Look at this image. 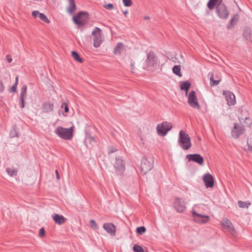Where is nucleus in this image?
I'll use <instances>...</instances> for the list:
<instances>
[{
	"label": "nucleus",
	"mask_w": 252,
	"mask_h": 252,
	"mask_svg": "<svg viewBox=\"0 0 252 252\" xmlns=\"http://www.w3.org/2000/svg\"><path fill=\"white\" fill-rule=\"evenodd\" d=\"M237 117L239 120V124H237V137L242 134L245 130V127H250L252 124V120L248 116V111L243 108L238 110Z\"/></svg>",
	"instance_id": "f257e3e1"
},
{
	"label": "nucleus",
	"mask_w": 252,
	"mask_h": 252,
	"mask_svg": "<svg viewBox=\"0 0 252 252\" xmlns=\"http://www.w3.org/2000/svg\"><path fill=\"white\" fill-rule=\"evenodd\" d=\"M161 67L159 59L154 51L147 53V58L143 63L144 69L153 72Z\"/></svg>",
	"instance_id": "f03ea898"
},
{
	"label": "nucleus",
	"mask_w": 252,
	"mask_h": 252,
	"mask_svg": "<svg viewBox=\"0 0 252 252\" xmlns=\"http://www.w3.org/2000/svg\"><path fill=\"white\" fill-rule=\"evenodd\" d=\"M191 212L193 220L196 223L204 224L209 222L210 217L200 212L199 205H195Z\"/></svg>",
	"instance_id": "7ed1b4c3"
},
{
	"label": "nucleus",
	"mask_w": 252,
	"mask_h": 252,
	"mask_svg": "<svg viewBox=\"0 0 252 252\" xmlns=\"http://www.w3.org/2000/svg\"><path fill=\"white\" fill-rule=\"evenodd\" d=\"M74 126L66 128L62 126H58L55 129V133L60 138L66 140H71L74 133Z\"/></svg>",
	"instance_id": "20e7f679"
},
{
	"label": "nucleus",
	"mask_w": 252,
	"mask_h": 252,
	"mask_svg": "<svg viewBox=\"0 0 252 252\" xmlns=\"http://www.w3.org/2000/svg\"><path fill=\"white\" fill-rule=\"evenodd\" d=\"M91 38L93 41V45L95 48L99 47L104 40V36L100 29L95 27L91 32Z\"/></svg>",
	"instance_id": "39448f33"
},
{
	"label": "nucleus",
	"mask_w": 252,
	"mask_h": 252,
	"mask_svg": "<svg viewBox=\"0 0 252 252\" xmlns=\"http://www.w3.org/2000/svg\"><path fill=\"white\" fill-rule=\"evenodd\" d=\"M179 143L185 150H188L191 146L190 137L182 130H180L179 132Z\"/></svg>",
	"instance_id": "423d86ee"
},
{
	"label": "nucleus",
	"mask_w": 252,
	"mask_h": 252,
	"mask_svg": "<svg viewBox=\"0 0 252 252\" xmlns=\"http://www.w3.org/2000/svg\"><path fill=\"white\" fill-rule=\"evenodd\" d=\"M188 102L189 105L192 108L200 110L201 106L197 98L196 94L195 91H190L187 95Z\"/></svg>",
	"instance_id": "0eeeda50"
},
{
	"label": "nucleus",
	"mask_w": 252,
	"mask_h": 252,
	"mask_svg": "<svg viewBox=\"0 0 252 252\" xmlns=\"http://www.w3.org/2000/svg\"><path fill=\"white\" fill-rule=\"evenodd\" d=\"M172 127L173 125L171 123L167 122H164L157 126L156 130L158 135L160 136H164Z\"/></svg>",
	"instance_id": "6e6552de"
},
{
	"label": "nucleus",
	"mask_w": 252,
	"mask_h": 252,
	"mask_svg": "<svg viewBox=\"0 0 252 252\" xmlns=\"http://www.w3.org/2000/svg\"><path fill=\"white\" fill-rule=\"evenodd\" d=\"M89 19V14L87 12L81 11L73 17V22L79 26L84 25Z\"/></svg>",
	"instance_id": "1a4fd4ad"
},
{
	"label": "nucleus",
	"mask_w": 252,
	"mask_h": 252,
	"mask_svg": "<svg viewBox=\"0 0 252 252\" xmlns=\"http://www.w3.org/2000/svg\"><path fill=\"white\" fill-rule=\"evenodd\" d=\"M153 165V160L152 158H143L141 165V170L143 174H146L152 169Z\"/></svg>",
	"instance_id": "9d476101"
},
{
	"label": "nucleus",
	"mask_w": 252,
	"mask_h": 252,
	"mask_svg": "<svg viewBox=\"0 0 252 252\" xmlns=\"http://www.w3.org/2000/svg\"><path fill=\"white\" fill-rule=\"evenodd\" d=\"M174 208L177 212L183 213L186 209L185 201L181 198H177L174 202Z\"/></svg>",
	"instance_id": "9b49d317"
},
{
	"label": "nucleus",
	"mask_w": 252,
	"mask_h": 252,
	"mask_svg": "<svg viewBox=\"0 0 252 252\" xmlns=\"http://www.w3.org/2000/svg\"><path fill=\"white\" fill-rule=\"evenodd\" d=\"M114 166L116 172L119 174H122L125 169V166L123 160L120 158H116Z\"/></svg>",
	"instance_id": "f8f14e48"
},
{
	"label": "nucleus",
	"mask_w": 252,
	"mask_h": 252,
	"mask_svg": "<svg viewBox=\"0 0 252 252\" xmlns=\"http://www.w3.org/2000/svg\"><path fill=\"white\" fill-rule=\"evenodd\" d=\"M207 188H212L214 186V179L209 173L205 174L202 178Z\"/></svg>",
	"instance_id": "ddd939ff"
},
{
	"label": "nucleus",
	"mask_w": 252,
	"mask_h": 252,
	"mask_svg": "<svg viewBox=\"0 0 252 252\" xmlns=\"http://www.w3.org/2000/svg\"><path fill=\"white\" fill-rule=\"evenodd\" d=\"M103 229L111 236L116 235V227L112 223H105L103 224Z\"/></svg>",
	"instance_id": "4468645a"
},
{
	"label": "nucleus",
	"mask_w": 252,
	"mask_h": 252,
	"mask_svg": "<svg viewBox=\"0 0 252 252\" xmlns=\"http://www.w3.org/2000/svg\"><path fill=\"white\" fill-rule=\"evenodd\" d=\"M221 226L226 229L232 234H233L235 232L234 228L232 225L231 222L226 218L222 219L221 221Z\"/></svg>",
	"instance_id": "2eb2a0df"
},
{
	"label": "nucleus",
	"mask_w": 252,
	"mask_h": 252,
	"mask_svg": "<svg viewBox=\"0 0 252 252\" xmlns=\"http://www.w3.org/2000/svg\"><path fill=\"white\" fill-rule=\"evenodd\" d=\"M223 95H225L226 100L229 105H233L235 104V95L229 91L223 92Z\"/></svg>",
	"instance_id": "dca6fc26"
},
{
	"label": "nucleus",
	"mask_w": 252,
	"mask_h": 252,
	"mask_svg": "<svg viewBox=\"0 0 252 252\" xmlns=\"http://www.w3.org/2000/svg\"><path fill=\"white\" fill-rule=\"evenodd\" d=\"M189 161H193L200 165L204 163L203 158L199 154L189 155L187 156Z\"/></svg>",
	"instance_id": "f3484780"
},
{
	"label": "nucleus",
	"mask_w": 252,
	"mask_h": 252,
	"mask_svg": "<svg viewBox=\"0 0 252 252\" xmlns=\"http://www.w3.org/2000/svg\"><path fill=\"white\" fill-rule=\"evenodd\" d=\"M217 12L219 16L221 18H226L228 16V11L223 4H220L217 6Z\"/></svg>",
	"instance_id": "a211bd4d"
},
{
	"label": "nucleus",
	"mask_w": 252,
	"mask_h": 252,
	"mask_svg": "<svg viewBox=\"0 0 252 252\" xmlns=\"http://www.w3.org/2000/svg\"><path fill=\"white\" fill-rule=\"evenodd\" d=\"M32 15L34 18H39L40 20L46 23L49 24L50 21L47 16L43 13H40L38 10H34L32 13Z\"/></svg>",
	"instance_id": "6ab92c4d"
},
{
	"label": "nucleus",
	"mask_w": 252,
	"mask_h": 252,
	"mask_svg": "<svg viewBox=\"0 0 252 252\" xmlns=\"http://www.w3.org/2000/svg\"><path fill=\"white\" fill-rule=\"evenodd\" d=\"M243 36L247 42L252 43V30L250 28L244 29Z\"/></svg>",
	"instance_id": "aec40b11"
},
{
	"label": "nucleus",
	"mask_w": 252,
	"mask_h": 252,
	"mask_svg": "<svg viewBox=\"0 0 252 252\" xmlns=\"http://www.w3.org/2000/svg\"><path fill=\"white\" fill-rule=\"evenodd\" d=\"M52 218L56 223L58 225L63 224L66 221V219L63 216L57 214L53 215Z\"/></svg>",
	"instance_id": "412c9836"
},
{
	"label": "nucleus",
	"mask_w": 252,
	"mask_h": 252,
	"mask_svg": "<svg viewBox=\"0 0 252 252\" xmlns=\"http://www.w3.org/2000/svg\"><path fill=\"white\" fill-rule=\"evenodd\" d=\"M125 50V46L121 42L118 43L114 47L113 53L114 55H120Z\"/></svg>",
	"instance_id": "4be33fe9"
},
{
	"label": "nucleus",
	"mask_w": 252,
	"mask_h": 252,
	"mask_svg": "<svg viewBox=\"0 0 252 252\" xmlns=\"http://www.w3.org/2000/svg\"><path fill=\"white\" fill-rule=\"evenodd\" d=\"M68 6L67 11L69 14H72L76 10V6L74 0H68Z\"/></svg>",
	"instance_id": "5701e85b"
},
{
	"label": "nucleus",
	"mask_w": 252,
	"mask_h": 252,
	"mask_svg": "<svg viewBox=\"0 0 252 252\" xmlns=\"http://www.w3.org/2000/svg\"><path fill=\"white\" fill-rule=\"evenodd\" d=\"M222 0H210L207 3V6L210 10L213 9L215 6H219L221 3Z\"/></svg>",
	"instance_id": "b1692460"
},
{
	"label": "nucleus",
	"mask_w": 252,
	"mask_h": 252,
	"mask_svg": "<svg viewBox=\"0 0 252 252\" xmlns=\"http://www.w3.org/2000/svg\"><path fill=\"white\" fill-rule=\"evenodd\" d=\"M190 87V84L189 82H182L180 84V88L182 90H184L186 91V94L187 95L188 94V91Z\"/></svg>",
	"instance_id": "393cba45"
},
{
	"label": "nucleus",
	"mask_w": 252,
	"mask_h": 252,
	"mask_svg": "<svg viewBox=\"0 0 252 252\" xmlns=\"http://www.w3.org/2000/svg\"><path fill=\"white\" fill-rule=\"evenodd\" d=\"M42 108L44 112H49L53 110L54 105L51 103H45L43 104Z\"/></svg>",
	"instance_id": "a878e982"
},
{
	"label": "nucleus",
	"mask_w": 252,
	"mask_h": 252,
	"mask_svg": "<svg viewBox=\"0 0 252 252\" xmlns=\"http://www.w3.org/2000/svg\"><path fill=\"white\" fill-rule=\"evenodd\" d=\"M237 203L239 207L246 209H248L251 204V202L249 201H238Z\"/></svg>",
	"instance_id": "bb28decb"
},
{
	"label": "nucleus",
	"mask_w": 252,
	"mask_h": 252,
	"mask_svg": "<svg viewBox=\"0 0 252 252\" xmlns=\"http://www.w3.org/2000/svg\"><path fill=\"white\" fill-rule=\"evenodd\" d=\"M71 56L76 62L80 63L83 62L82 59L80 57L79 55L76 52L72 51L71 52Z\"/></svg>",
	"instance_id": "cd10ccee"
},
{
	"label": "nucleus",
	"mask_w": 252,
	"mask_h": 252,
	"mask_svg": "<svg viewBox=\"0 0 252 252\" xmlns=\"http://www.w3.org/2000/svg\"><path fill=\"white\" fill-rule=\"evenodd\" d=\"M6 172L10 176H15L17 175L18 170L13 167H9L6 169Z\"/></svg>",
	"instance_id": "c85d7f7f"
},
{
	"label": "nucleus",
	"mask_w": 252,
	"mask_h": 252,
	"mask_svg": "<svg viewBox=\"0 0 252 252\" xmlns=\"http://www.w3.org/2000/svg\"><path fill=\"white\" fill-rule=\"evenodd\" d=\"M173 72L179 76H181V66L180 65H175L173 67Z\"/></svg>",
	"instance_id": "c756f323"
},
{
	"label": "nucleus",
	"mask_w": 252,
	"mask_h": 252,
	"mask_svg": "<svg viewBox=\"0 0 252 252\" xmlns=\"http://www.w3.org/2000/svg\"><path fill=\"white\" fill-rule=\"evenodd\" d=\"M210 81H211V86H213V85H218L219 82H220V78H217L216 80H215L214 79V75H212L211 77V78H210Z\"/></svg>",
	"instance_id": "7c9ffc66"
},
{
	"label": "nucleus",
	"mask_w": 252,
	"mask_h": 252,
	"mask_svg": "<svg viewBox=\"0 0 252 252\" xmlns=\"http://www.w3.org/2000/svg\"><path fill=\"white\" fill-rule=\"evenodd\" d=\"M132 250L134 252H144V251L142 247L138 245H134L132 247Z\"/></svg>",
	"instance_id": "2f4dec72"
},
{
	"label": "nucleus",
	"mask_w": 252,
	"mask_h": 252,
	"mask_svg": "<svg viewBox=\"0 0 252 252\" xmlns=\"http://www.w3.org/2000/svg\"><path fill=\"white\" fill-rule=\"evenodd\" d=\"M247 145L248 147V149L250 151H252V133L250 134L248 137L247 140Z\"/></svg>",
	"instance_id": "473e14b6"
},
{
	"label": "nucleus",
	"mask_w": 252,
	"mask_h": 252,
	"mask_svg": "<svg viewBox=\"0 0 252 252\" xmlns=\"http://www.w3.org/2000/svg\"><path fill=\"white\" fill-rule=\"evenodd\" d=\"M95 141V140L94 138L93 137L90 136H87L85 140V142L86 144V145L87 144H91L92 143L94 142Z\"/></svg>",
	"instance_id": "72a5a7b5"
},
{
	"label": "nucleus",
	"mask_w": 252,
	"mask_h": 252,
	"mask_svg": "<svg viewBox=\"0 0 252 252\" xmlns=\"http://www.w3.org/2000/svg\"><path fill=\"white\" fill-rule=\"evenodd\" d=\"M146 231V229L144 226L138 227L136 228V232L139 234H142Z\"/></svg>",
	"instance_id": "f704fd0d"
},
{
	"label": "nucleus",
	"mask_w": 252,
	"mask_h": 252,
	"mask_svg": "<svg viewBox=\"0 0 252 252\" xmlns=\"http://www.w3.org/2000/svg\"><path fill=\"white\" fill-rule=\"evenodd\" d=\"M90 227L94 229V230H97L98 229V226L95 221L93 220H91L90 221Z\"/></svg>",
	"instance_id": "c9c22d12"
},
{
	"label": "nucleus",
	"mask_w": 252,
	"mask_h": 252,
	"mask_svg": "<svg viewBox=\"0 0 252 252\" xmlns=\"http://www.w3.org/2000/svg\"><path fill=\"white\" fill-rule=\"evenodd\" d=\"M26 90L27 87L26 86H23L22 89L21 94V100H23V98L26 95Z\"/></svg>",
	"instance_id": "e433bc0d"
},
{
	"label": "nucleus",
	"mask_w": 252,
	"mask_h": 252,
	"mask_svg": "<svg viewBox=\"0 0 252 252\" xmlns=\"http://www.w3.org/2000/svg\"><path fill=\"white\" fill-rule=\"evenodd\" d=\"M122 1L124 6L126 7H130L132 5L131 0H122Z\"/></svg>",
	"instance_id": "4c0bfd02"
},
{
	"label": "nucleus",
	"mask_w": 252,
	"mask_h": 252,
	"mask_svg": "<svg viewBox=\"0 0 252 252\" xmlns=\"http://www.w3.org/2000/svg\"><path fill=\"white\" fill-rule=\"evenodd\" d=\"M236 19L235 18V17L233 18L231 21H230V24L228 25V27L229 29H231L233 27H234V26L235 25V24H236Z\"/></svg>",
	"instance_id": "58836bf2"
},
{
	"label": "nucleus",
	"mask_w": 252,
	"mask_h": 252,
	"mask_svg": "<svg viewBox=\"0 0 252 252\" xmlns=\"http://www.w3.org/2000/svg\"><path fill=\"white\" fill-rule=\"evenodd\" d=\"M236 124H235L233 128L231 130V136L233 138H235L236 136Z\"/></svg>",
	"instance_id": "ea45409f"
},
{
	"label": "nucleus",
	"mask_w": 252,
	"mask_h": 252,
	"mask_svg": "<svg viewBox=\"0 0 252 252\" xmlns=\"http://www.w3.org/2000/svg\"><path fill=\"white\" fill-rule=\"evenodd\" d=\"M39 236L43 238L45 236V231L44 228H41L39 231Z\"/></svg>",
	"instance_id": "a19ab883"
},
{
	"label": "nucleus",
	"mask_w": 252,
	"mask_h": 252,
	"mask_svg": "<svg viewBox=\"0 0 252 252\" xmlns=\"http://www.w3.org/2000/svg\"><path fill=\"white\" fill-rule=\"evenodd\" d=\"M130 65L131 71L132 72H134V71L135 70V63L134 62H133L132 61H131L130 63Z\"/></svg>",
	"instance_id": "79ce46f5"
},
{
	"label": "nucleus",
	"mask_w": 252,
	"mask_h": 252,
	"mask_svg": "<svg viewBox=\"0 0 252 252\" xmlns=\"http://www.w3.org/2000/svg\"><path fill=\"white\" fill-rule=\"evenodd\" d=\"M4 90V86L2 81L0 79V93L3 92Z\"/></svg>",
	"instance_id": "37998d69"
},
{
	"label": "nucleus",
	"mask_w": 252,
	"mask_h": 252,
	"mask_svg": "<svg viewBox=\"0 0 252 252\" xmlns=\"http://www.w3.org/2000/svg\"><path fill=\"white\" fill-rule=\"evenodd\" d=\"M104 7L108 9H112L114 8V6L112 4L109 3V4H106L104 6Z\"/></svg>",
	"instance_id": "c03bdc74"
},
{
	"label": "nucleus",
	"mask_w": 252,
	"mask_h": 252,
	"mask_svg": "<svg viewBox=\"0 0 252 252\" xmlns=\"http://www.w3.org/2000/svg\"><path fill=\"white\" fill-rule=\"evenodd\" d=\"M62 107H64V112H68V106L66 104V103H63L62 104Z\"/></svg>",
	"instance_id": "a18cd8bd"
},
{
	"label": "nucleus",
	"mask_w": 252,
	"mask_h": 252,
	"mask_svg": "<svg viewBox=\"0 0 252 252\" xmlns=\"http://www.w3.org/2000/svg\"><path fill=\"white\" fill-rule=\"evenodd\" d=\"M6 59L8 63H11L12 61L11 57L9 55L6 56Z\"/></svg>",
	"instance_id": "49530a36"
},
{
	"label": "nucleus",
	"mask_w": 252,
	"mask_h": 252,
	"mask_svg": "<svg viewBox=\"0 0 252 252\" xmlns=\"http://www.w3.org/2000/svg\"><path fill=\"white\" fill-rule=\"evenodd\" d=\"M17 85L16 84H14L11 88V90L12 92H16V89H17Z\"/></svg>",
	"instance_id": "de8ad7c7"
},
{
	"label": "nucleus",
	"mask_w": 252,
	"mask_h": 252,
	"mask_svg": "<svg viewBox=\"0 0 252 252\" xmlns=\"http://www.w3.org/2000/svg\"><path fill=\"white\" fill-rule=\"evenodd\" d=\"M55 173H56V178L58 180H59L60 179V175H59V173L58 172V170H56L55 171Z\"/></svg>",
	"instance_id": "09e8293b"
},
{
	"label": "nucleus",
	"mask_w": 252,
	"mask_h": 252,
	"mask_svg": "<svg viewBox=\"0 0 252 252\" xmlns=\"http://www.w3.org/2000/svg\"><path fill=\"white\" fill-rule=\"evenodd\" d=\"M15 80H16V81H15V84H16L17 85L18 82V77H16Z\"/></svg>",
	"instance_id": "8fccbe9b"
},
{
	"label": "nucleus",
	"mask_w": 252,
	"mask_h": 252,
	"mask_svg": "<svg viewBox=\"0 0 252 252\" xmlns=\"http://www.w3.org/2000/svg\"><path fill=\"white\" fill-rule=\"evenodd\" d=\"M123 13H124V14L125 15H126L127 14V13H128V11H125Z\"/></svg>",
	"instance_id": "3c124183"
},
{
	"label": "nucleus",
	"mask_w": 252,
	"mask_h": 252,
	"mask_svg": "<svg viewBox=\"0 0 252 252\" xmlns=\"http://www.w3.org/2000/svg\"><path fill=\"white\" fill-rule=\"evenodd\" d=\"M22 102V107H24V100H21Z\"/></svg>",
	"instance_id": "603ef678"
},
{
	"label": "nucleus",
	"mask_w": 252,
	"mask_h": 252,
	"mask_svg": "<svg viewBox=\"0 0 252 252\" xmlns=\"http://www.w3.org/2000/svg\"><path fill=\"white\" fill-rule=\"evenodd\" d=\"M145 19H149V17H145L144 18Z\"/></svg>",
	"instance_id": "864d4df0"
},
{
	"label": "nucleus",
	"mask_w": 252,
	"mask_h": 252,
	"mask_svg": "<svg viewBox=\"0 0 252 252\" xmlns=\"http://www.w3.org/2000/svg\"><path fill=\"white\" fill-rule=\"evenodd\" d=\"M115 151H116V149H114L112 151V152H115Z\"/></svg>",
	"instance_id": "5fc2aeb1"
}]
</instances>
